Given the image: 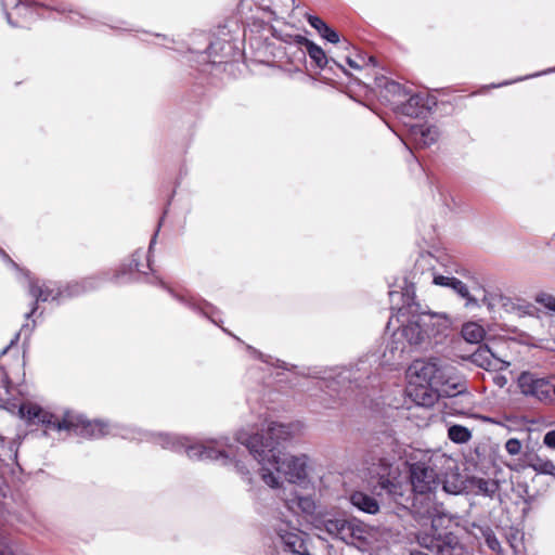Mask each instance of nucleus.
Wrapping results in <instances>:
<instances>
[{"label": "nucleus", "instance_id": "25", "mask_svg": "<svg viewBox=\"0 0 555 555\" xmlns=\"http://www.w3.org/2000/svg\"><path fill=\"white\" fill-rule=\"evenodd\" d=\"M448 437L451 441L455 443H466L470 440L472 433L465 426L452 425L448 429Z\"/></svg>", "mask_w": 555, "mask_h": 555}, {"label": "nucleus", "instance_id": "31", "mask_svg": "<svg viewBox=\"0 0 555 555\" xmlns=\"http://www.w3.org/2000/svg\"><path fill=\"white\" fill-rule=\"evenodd\" d=\"M505 450L511 455H517L521 451V442L516 438H511L505 442Z\"/></svg>", "mask_w": 555, "mask_h": 555}, {"label": "nucleus", "instance_id": "26", "mask_svg": "<svg viewBox=\"0 0 555 555\" xmlns=\"http://www.w3.org/2000/svg\"><path fill=\"white\" fill-rule=\"evenodd\" d=\"M529 466L539 474L552 475L555 473V465L550 460H544L537 456L529 463Z\"/></svg>", "mask_w": 555, "mask_h": 555}, {"label": "nucleus", "instance_id": "11", "mask_svg": "<svg viewBox=\"0 0 555 555\" xmlns=\"http://www.w3.org/2000/svg\"><path fill=\"white\" fill-rule=\"evenodd\" d=\"M283 505L298 521L302 519L313 525L319 516L317 513L318 506L313 496L301 494L298 491H289L286 493L283 498Z\"/></svg>", "mask_w": 555, "mask_h": 555}, {"label": "nucleus", "instance_id": "8", "mask_svg": "<svg viewBox=\"0 0 555 555\" xmlns=\"http://www.w3.org/2000/svg\"><path fill=\"white\" fill-rule=\"evenodd\" d=\"M96 286L94 279H86L81 283L75 282L68 284L65 288L56 286L53 282H42L29 280V294L36 301H55L73 296H78Z\"/></svg>", "mask_w": 555, "mask_h": 555}, {"label": "nucleus", "instance_id": "42", "mask_svg": "<svg viewBox=\"0 0 555 555\" xmlns=\"http://www.w3.org/2000/svg\"><path fill=\"white\" fill-rule=\"evenodd\" d=\"M0 255H2L5 259H8L13 267H16V263L12 261L9 256L0 248Z\"/></svg>", "mask_w": 555, "mask_h": 555}, {"label": "nucleus", "instance_id": "23", "mask_svg": "<svg viewBox=\"0 0 555 555\" xmlns=\"http://www.w3.org/2000/svg\"><path fill=\"white\" fill-rule=\"evenodd\" d=\"M424 106V98L420 94H412L405 103H401L399 111L411 117H416L421 114Z\"/></svg>", "mask_w": 555, "mask_h": 555}, {"label": "nucleus", "instance_id": "20", "mask_svg": "<svg viewBox=\"0 0 555 555\" xmlns=\"http://www.w3.org/2000/svg\"><path fill=\"white\" fill-rule=\"evenodd\" d=\"M308 22L310 26L313 27L327 41L332 43H337L339 41L338 33L328 27L320 17L310 15L308 17Z\"/></svg>", "mask_w": 555, "mask_h": 555}, {"label": "nucleus", "instance_id": "17", "mask_svg": "<svg viewBox=\"0 0 555 555\" xmlns=\"http://www.w3.org/2000/svg\"><path fill=\"white\" fill-rule=\"evenodd\" d=\"M474 361L486 370H504L509 365L508 362L495 357L488 348L479 349L478 352L474 354Z\"/></svg>", "mask_w": 555, "mask_h": 555}, {"label": "nucleus", "instance_id": "45", "mask_svg": "<svg viewBox=\"0 0 555 555\" xmlns=\"http://www.w3.org/2000/svg\"><path fill=\"white\" fill-rule=\"evenodd\" d=\"M0 375L4 376V374L2 372H0ZM3 383H4V387L7 388L8 387V383H9L7 377H3Z\"/></svg>", "mask_w": 555, "mask_h": 555}, {"label": "nucleus", "instance_id": "32", "mask_svg": "<svg viewBox=\"0 0 555 555\" xmlns=\"http://www.w3.org/2000/svg\"><path fill=\"white\" fill-rule=\"evenodd\" d=\"M143 257V253L138 250L132 255L131 262L129 264L130 270H135L138 272H143L140 264V259Z\"/></svg>", "mask_w": 555, "mask_h": 555}, {"label": "nucleus", "instance_id": "44", "mask_svg": "<svg viewBox=\"0 0 555 555\" xmlns=\"http://www.w3.org/2000/svg\"><path fill=\"white\" fill-rule=\"evenodd\" d=\"M156 242V234L153 236L152 241H151V244H150V249L153 248L154 244Z\"/></svg>", "mask_w": 555, "mask_h": 555}, {"label": "nucleus", "instance_id": "28", "mask_svg": "<svg viewBox=\"0 0 555 555\" xmlns=\"http://www.w3.org/2000/svg\"><path fill=\"white\" fill-rule=\"evenodd\" d=\"M535 301L544 308L555 312V297L547 293H541L535 297Z\"/></svg>", "mask_w": 555, "mask_h": 555}, {"label": "nucleus", "instance_id": "39", "mask_svg": "<svg viewBox=\"0 0 555 555\" xmlns=\"http://www.w3.org/2000/svg\"><path fill=\"white\" fill-rule=\"evenodd\" d=\"M400 296H401V295H400L398 292H396V291H390V292H389V297H390L391 302H393V301H395V298H396V297H400Z\"/></svg>", "mask_w": 555, "mask_h": 555}, {"label": "nucleus", "instance_id": "14", "mask_svg": "<svg viewBox=\"0 0 555 555\" xmlns=\"http://www.w3.org/2000/svg\"><path fill=\"white\" fill-rule=\"evenodd\" d=\"M295 41L301 49L302 56H305V54L307 53L310 56V59L315 63L317 67L321 69L326 66V64L328 63V59L326 57V54L321 47L317 46L315 43H313L312 41L302 36H297Z\"/></svg>", "mask_w": 555, "mask_h": 555}, {"label": "nucleus", "instance_id": "46", "mask_svg": "<svg viewBox=\"0 0 555 555\" xmlns=\"http://www.w3.org/2000/svg\"><path fill=\"white\" fill-rule=\"evenodd\" d=\"M37 309V306L35 305L31 309V311L29 313L26 314L27 318H29L34 312L35 310Z\"/></svg>", "mask_w": 555, "mask_h": 555}, {"label": "nucleus", "instance_id": "36", "mask_svg": "<svg viewBox=\"0 0 555 555\" xmlns=\"http://www.w3.org/2000/svg\"><path fill=\"white\" fill-rule=\"evenodd\" d=\"M543 443L551 449H555V430L545 434Z\"/></svg>", "mask_w": 555, "mask_h": 555}, {"label": "nucleus", "instance_id": "16", "mask_svg": "<svg viewBox=\"0 0 555 555\" xmlns=\"http://www.w3.org/2000/svg\"><path fill=\"white\" fill-rule=\"evenodd\" d=\"M434 283L453 289L457 295L466 299V306L477 304L476 299L470 296L467 285L454 276L437 275L434 278Z\"/></svg>", "mask_w": 555, "mask_h": 555}, {"label": "nucleus", "instance_id": "43", "mask_svg": "<svg viewBox=\"0 0 555 555\" xmlns=\"http://www.w3.org/2000/svg\"><path fill=\"white\" fill-rule=\"evenodd\" d=\"M77 16H80V15H79V13L74 12V13L69 16V18H70V21H73V22H77V20H76V17H77Z\"/></svg>", "mask_w": 555, "mask_h": 555}, {"label": "nucleus", "instance_id": "22", "mask_svg": "<svg viewBox=\"0 0 555 555\" xmlns=\"http://www.w3.org/2000/svg\"><path fill=\"white\" fill-rule=\"evenodd\" d=\"M370 535V528L362 521L352 518L350 528V540H348V544L364 543L367 541Z\"/></svg>", "mask_w": 555, "mask_h": 555}, {"label": "nucleus", "instance_id": "21", "mask_svg": "<svg viewBox=\"0 0 555 555\" xmlns=\"http://www.w3.org/2000/svg\"><path fill=\"white\" fill-rule=\"evenodd\" d=\"M470 485L477 494H482L489 498H493V495L499 491V482L494 479L473 478L470 480Z\"/></svg>", "mask_w": 555, "mask_h": 555}, {"label": "nucleus", "instance_id": "29", "mask_svg": "<svg viewBox=\"0 0 555 555\" xmlns=\"http://www.w3.org/2000/svg\"><path fill=\"white\" fill-rule=\"evenodd\" d=\"M351 521H352V519H346V518L343 519L336 539H339V540L348 543V540H350Z\"/></svg>", "mask_w": 555, "mask_h": 555}, {"label": "nucleus", "instance_id": "15", "mask_svg": "<svg viewBox=\"0 0 555 555\" xmlns=\"http://www.w3.org/2000/svg\"><path fill=\"white\" fill-rule=\"evenodd\" d=\"M392 463L389 459L380 457L378 463H373L371 474L375 475L379 479V485L383 489L389 493H396V483L390 480Z\"/></svg>", "mask_w": 555, "mask_h": 555}, {"label": "nucleus", "instance_id": "18", "mask_svg": "<svg viewBox=\"0 0 555 555\" xmlns=\"http://www.w3.org/2000/svg\"><path fill=\"white\" fill-rule=\"evenodd\" d=\"M350 503L359 511L367 514H376L379 511L378 502L371 495L356 491L350 495Z\"/></svg>", "mask_w": 555, "mask_h": 555}, {"label": "nucleus", "instance_id": "2", "mask_svg": "<svg viewBox=\"0 0 555 555\" xmlns=\"http://www.w3.org/2000/svg\"><path fill=\"white\" fill-rule=\"evenodd\" d=\"M410 297H406V306L398 308L397 313L388 321V327L396 320L401 326L392 334L387 344L379 364L399 365L411 346H418L425 343L435 331L436 326L447 323V319L431 313L412 314L409 317Z\"/></svg>", "mask_w": 555, "mask_h": 555}, {"label": "nucleus", "instance_id": "6", "mask_svg": "<svg viewBox=\"0 0 555 555\" xmlns=\"http://www.w3.org/2000/svg\"><path fill=\"white\" fill-rule=\"evenodd\" d=\"M452 460L444 454H433L427 461H420L411 465L410 478L415 492L424 494L434 490L440 482L441 467H450Z\"/></svg>", "mask_w": 555, "mask_h": 555}, {"label": "nucleus", "instance_id": "4", "mask_svg": "<svg viewBox=\"0 0 555 555\" xmlns=\"http://www.w3.org/2000/svg\"><path fill=\"white\" fill-rule=\"evenodd\" d=\"M18 413L23 420L33 424L42 423L49 429L73 430L77 435L90 438H99L107 434V425L101 421H87L72 412H66L60 421L31 402L21 404Z\"/></svg>", "mask_w": 555, "mask_h": 555}, {"label": "nucleus", "instance_id": "41", "mask_svg": "<svg viewBox=\"0 0 555 555\" xmlns=\"http://www.w3.org/2000/svg\"><path fill=\"white\" fill-rule=\"evenodd\" d=\"M0 255H2L5 259H8L13 267H16V263L12 261L9 256L0 248Z\"/></svg>", "mask_w": 555, "mask_h": 555}, {"label": "nucleus", "instance_id": "35", "mask_svg": "<svg viewBox=\"0 0 555 555\" xmlns=\"http://www.w3.org/2000/svg\"><path fill=\"white\" fill-rule=\"evenodd\" d=\"M443 490L448 493H460L462 491V486L455 482H449L448 480H444L442 483Z\"/></svg>", "mask_w": 555, "mask_h": 555}, {"label": "nucleus", "instance_id": "19", "mask_svg": "<svg viewBox=\"0 0 555 555\" xmlns=\"http://www.w3.org/2000/svg\"><path fill=\"white\" fill-rule=\"evenodd\" d=\"M343 519L344 518L338 517H321L319 515L312 526L320 532L324 531L332 538L336 539Z\"/></svg>", "mask_w": 555, "mask_h": 555}, {"label": "nucleus", "instance_id": "37", "mask_svg": "<svg viewBox=\"0 0 555 555\" xmlns=\"http://www.w3.org/2000/svg\"><path fill=\"white\" fill-rule=\"evenodd\" d=\"M554 70H555V68H554V69H552V68H551V69L544 70V72H542V73H538V74H533V75H530V76H526V77H524V78L515 79V80H513V81H505V82H502V83L496 85L495 87L507 86V85L513 83V82H516V81H521V80H524V79H528V78H531V77H537V76H540V75H543V74L552 73V72H554Z\"/></svg>", "mask_w": 555, "mask_h": 555}, {"label": "nucleus", "instance_id": "5", "mask_svg": "<svg viewBox=\"0 0 555 555\" xmlns=\"http://www.w3.org/2000/svg\"><path fill=\"white\" fill-rule=\"evenodd\" d=\"M301 429H302V425L298 422L284 424V423L271 421V422H268L266 424V426L261 429V434H259V433L251 434L245 429L237 431L235 440L237 443H240L244 448V450L240 451V448L234 446L233 443H230L229 439H228V443L232 444L234 447V450L238 455H243V456L249 455L248 449L240 440L241 435L245 434L247 437H253V438L259 437V442H258L259 450L264 448L262 446V443L263 444L272 443L275 448V452L278 454H280L282 452L279 450V446L282 442L287 441V440L292 439L293 437H295L296 435H298L301 431Z\"/></svg>", "mask_w": 555, "mask_h": 555}, {"label": "nucleus", "instance_id": "1", "mask_svg": "<svg viewBox=\"0 0 555 555\" xmlns=\"http://www.w3.org/2000/svg\"><path fill=\"white\" fill-rule=\"evenodd\" d=\"M149 437L164 449L184 450L192 460H211L220 462L224 466L233 465L236 473L247 482L251 481L249 470L250 457L261 466V479L271 488H279L282 477L292 483L301 482L307 478V455L278 454L272 443H262L264 448L259 450V437L253 438L247 437L245 434L241 435L240 440L249 451V455L244 456L238 455L234 447L229 444L228 439H224V437L194 444L190 443L188 438L163 433L149 434Z\"/></svg>", "mask_w": 555, "mask_h": 555}, {"label": "nucleus", "instance_id": "27", "mask_svg": "<svg viewBox=\"0 0 555 555\" xmlns=\"http://www.w3.org/2000/svg\"><path fill=\"white\" fill-rule=\"evenodd\" d=\"M2 10L5 13L8 23L12 26H15L11 18V13L9 12V9L12 7L14 10L17 11L18 14H22V11H26L27 9L21 4L20 0H1Z\"/></svg>", "mask_w": 555, "mask_h": 555}, {"label": "nucleus", "instance_id": "38", "mask_svg": "<svg viewBox=\"0 0 555 555\" xmlns=\"http://www.w3.org/2000/svg\"><path fill=\"white\" fill-rule=\"evenodd\" d=\"M487 543H488L489 547H490L491 550H493V551H494V550H496V548L499 547V545H500V543H499V541L496 540V538H495V537H491V535H489V537L487 538Z\"/></svg>", "mask_w": 555, "mask_h": 555}, {"label": "nucleus", "instance_id": "9", "mask_svg": "<svg viewBox=\"0 0 555 555\" xmlns=\"http://www.w3.org/2000/svg\"><path fill=\"white\" fill-rule=\"evenodd\" d=\"M275 532L285 552L294 555H315L308 534L292 526L291 521L281 519L275 526Z\"/></svg>", "mask_w": 555, "mask_h": 555}, {"label": "nucleus", "instance_id": "30", "mask_svg": "<svg viewBox=\"0 0 555 555\" xmlns=\"http://www.w3.org/2000/svg\"><path fill=\"white\" fill-rule=\"evenodd\" d=\"M385 89L387 92L398 98L408 95L404 88L396 81H387L385 85Z\"/></svg>", "mask_w": 555, "mask_h": 555}, {"label": "nucleus", "instance_id": "7", "mask_svg": "<svg viewBox=\"0 0 555 555\" xmlns=\"http://www.w3.org/2000/svg\"><path fill=\"white\" fill-rule=\"evenodd\" d=\"M446 520L448 522L451 521L444 516L434 517L430 533L423 532L417 537L420 545L436 555H465L464 546L460 543L455 534L451 532L441 533L438 530Z\"/></svg>", "mask_w": 555, "mask_h": 555}, {"label": "nucleus", "instance_id": "48", "mask_svg": "<svg viewBox=\"0 0 555 555\" xmlns=\"http://www.w3.org/2000/svg\"><path fill=\"white\" fill-rule=\"evenodd\" d=\"M0 555H4V554L0 552Z\"/></svg>", "mask_w": 555, "mask_h": 555}, {"label": "nucleus", "instance_id": "3", "mask_svg": "<svg viewBox=\"0 0 555 555\" xmlns=\"http://www.w3.org/2000/svg\"><path fill=\"white\" fill-rule=\"evenodd\" d=\"M454 369L437 359L415 360L408 369L409 395L422 406H430L438 396L452 397L464 389L453 376Z\"/></svg>", "mask_w": 555, "mask_h": 555}, {"label": "nucleus", "instance_id": "12", "mask_svg": "<svg viewBox=\"0 0 555 555\" xmlns=\"http://www.w3.org/2000/svg\"><path fill=\"white\" fill-rule=\"evenodd\" d=\"M483 304L487 305L488 309L494 310L496 307L503 308L507 313H513L517 317L532 315L535 308L525 301H514L511 297H507L499 293H488L483 297Z\"/></svg>", "mask_w": 555, "mask_h": 555}, {"label": "nucleus", "instance_id": "10", "mask_svg": "<svg viewBox=\"0 0 555 555\" xmlns=\"http://www.w3.org/2000/svg\"><path fill=\"white\" fill-rule=\"evenodd\" d=\"M518 386L525 396L533 397L545 403H555V385L546 378L524 372L518 377Z\"/></svg>", "mask_w": 555, "mask_h": 555}, {"label": "nucleus", "instance_id": "47", "mask_svg": "<svg viewBox=\"0 0 555 555\" xmlns=\"http://www.w3.org/2000/svg\"><path fill=\"white\" fill-rule=\"evenodd\" d=\"M367 61H369L370 63H372V64H374V63H375V59H374L373 56H370V57L367 59Z\"/></svg>", "mask_w": 555, "mask_h": 555}, {"label": "nucleus", "instance_id": "24", "mask_svg": "<svg viewBox=\"0 0 555 555\" xmlns=\"http://www.w3.org/2000/svg\"><path fill=\"white\" fill-rule=\"evenodd\" d=\"M461 334L466 341L470 344H478L485 336V330L478 323L468 322L463 325Z\"/></svg>", "mask_w": 555, "mask_h": 555}, {"label": "nucleus", "instance_id": "13", "mask_svg": "<svg viewBox=\"0 0 555 555\" xmlns=\"http://www.w3.org/2000/svg\"><path fill=\"white\" fill-rule=\"evenodd\" d=\"M440 132L436 126L414 125L410 128V138L418 147H427L436 143Z\"/></svg>", "mask_w": 555, "mask_h": 555}, {"label": "nucleus", "instance_id": "33", "mask_svg": "<svg viewBox=\"0 0 555 555\" xmlns=\"http://www.w3.org/2000/svg\"><path fill=\"white\" fill-rule=\"evenodd\" d=\"M346 62L347 64L353 68V69H360L364 66V64L366 63V60L364 56H358V59H352L350 56H348L346 59Z\"/></svg>", "mask_w": 555, "mask_h": 555}, {"label": "nucleus", "instance_id": "40", "mask_svg": "<svg viewBox=\"0 0 555 555\" xmlns=\"http://www.w3.org/2000/svg\"><path fill=\"white\" fill-rule=\"evenodd\" d=\"M0 255H2L5 259H8L13 267H16V263L12 261L9 256L0 248Z\"/></svg>", "mask_w": 555, "mask_h": 555}, {"label": "nucleus", "instance_id": "34", "mask_svg": "<svg viewBox=\"0 0 555 555\" xmlns=\"http://www.w3.org/2000/svg\"><path fill=\"white\" fill-rule=\"evenodd\" d=\"M366 363L370 365V367H371L373 364H376V363H377V358H376V356H375V354H371V356H367V357L365 358V360L361 359V360L359 361V363H358V366H359V367H358V371H364V372L366 373V371H367V370H366V366H365V364H366Z\"/></svg>", "mask_w": 555, "mask_h": 555}]
</instances>
